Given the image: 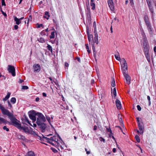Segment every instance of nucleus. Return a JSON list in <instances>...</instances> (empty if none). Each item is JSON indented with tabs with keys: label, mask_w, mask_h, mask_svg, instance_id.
<instances>
[{
	"label": "nucleus",
	"mask_w": 156,
	"mask_h": 156,
	"mask_svg": "<svg viewBox=\"0 0 156 156\" xmlns=\"http://www.w3.org/2000/svg\"><path fill=\"white\" fill-rule=\"evenodd\" d=\"M154 51L155 52V54L156 55V46L154 47Z\"/></svg>",
	"instance_id": "nucleus-57"
},
{
	"label": "nucleus",
	"mask_w": 156,
	"mask_h": 156,
	"mask_svg": "<svg viewBox=\"0 0 156 156\" xmlns=\"http://www.w3.org/2000/svg\"><path fill=\"white\" fill-rule=\"evenodd\" d=\"M100 139H101L100 140L101 141H103L104 142H105V140L104 139L102 138H101Z\"/></svg>",
	"instance_id": "nucleus-60"
},
{
	"label": "nucleus",
	"mask_w": 156,
	"mask_h": 156,
	"mask_svg": "<svg viewBox=\"0 0 156 156\" xmlns=\"http://www.w3.org/2000/svg\"><path fill=\"white\" fill-rule=\"evenodd\" d=\"M121 67L122 69L123 72H126L127 70V65L126 60L124 58L122 59Z\"/></svg>",
	"instance_id": "nucleus-6"
},
{
	"label": "nucleus",
	"mask_w": 156,
	"mask_h": 156,
	"mask_svg": "<svg viewBox=\"0 0 156 156\" xmlns=\"http://www.w3.org/2000/svg\"><path fill=\"white\" fill-rule=\"evenodd\" d=\"M11 102L13 104H15L16 101V99L15 98H12L10 100Z\"/></svg>",
	"instance_id": "nucleus-35"
},
{
	"label": "nucleus",
	"mask_w": 156,
	"mask_h": 156,
	"mask_svg": "<svg viewBox=\"0 0 156 156\" xmlns=\"http://www.w3.org/2000/svg\"><path fill=\"white\" fill-rule=\"evenodd\" d=\"M111 86L112 87H114L115 85V82L113 78H112V81L111 82Z\"/></svg>",
	"instance_id": "nucleus-29"
},
{
	"label": "nucleus",
	"mask_w": 156,
	"mask_h": 156,
	"mask_svg": "<svg viewBox=\"0 0 156 156\" xmlns=\"http://www.w3.org/2000/svg\"><path fill=\"white\" fill-rule=\"evenodd\" d=\"M115 104L117 108L118 109H120L122 108L121 104L120 101L116 99L115 101Z\"/></svg>",
	"instance_id": "nucleus-13"
},
{
	"label": "nucleus",
	"mask_w": 156,
	"mask_h": 156,
	"mask_svg": "<svg viewBox=\"0 0 156 156\" xmlns=\"http://www.w3.org/2000/svg\"><path fill=\"white\" fill-rule=\"evenodd\" d=\"M115 58L118 61H120L121 60V58L119 56V53L117 52V54H115Z\"/></svg>",
	"instance_id": "nucleus-26"
},
{
	"label": "nucleus",
	"mask_w": 156,
	"mask_h": 156,
	"mask_svg": "<svg viewBox=\"0 0 156 156\" xmlns=\"http://www.w3.org/2000/svg\"><path fill=\"white\" fill-rule=\"evenodd\" d=\"M116 150L115 148H114L113 149L112 151L114 153H115L116 152Z\"/></svg>",
	"instance_id": "nucleus-62"
},
{
	"label": "nucleus",
	"mask_w": 156,
	"mask_h": 156,
	"mask_svg": "<svg viewBox=\"0 0 156 156\" xmlns=\"http://www.w3.org/2000/svg\"><path fill=\"white\" fill-rule=\"evenodd\" d=\"M87 20H88L89 22L90 21L91 16L90 12V9L87 8Z\"/></svg>",
	"instance_id": "nucleus-16"
},
{
	"label": "nucleus",
	"mask_w": 156,
	"mask_h": 156,
	"mask_svg": "<svg viewBox=\"0 0 156 156\" xmlns=\"http://www.w3.org/2000/svg\"><path fill=\"white\" fill-rule=\"evenodd\" d=\"M94 42L97 44H98V34L97 32H94Z\"/></svg>",
	"instance_id": "nucleus-17"
},
{
	"label": "nucleus",
	"mask_w": 156,
	"mask_h": 156,
	"mask_svg": "<svg viewBox=\"0 0 156 156\" xmlns=\"http://www.w3.org/2000/svg\"><path fill=\"white\" fill-rule=\"evenodd\" d=\"M112 93L114 95L115 97H116V90L115 87L114 88L112 92Z\"/></svg>",
	"instance_id": "nucleus-33"
},
{
	"label": "nucleus",
	"mask_w": 156,
	"mask_h": 156,
	"mask_svg": "<svg viewBox=\"0 0 156 156\" xmlns=\"http://www.w3.org/2000/svg\"><path fill=\"white\" fill-rule=\"evenodd\" d=\"M144 52L147 60L148 62H150V57L149 53V50L145 51Z\"/></svg>",
	"instance_id": "nucleus-15"
},
{
	"label": "nucleus",
	"mask_w": 156,
	"mask_h": 156,
	"mask_svg": "<svg viewBox=\"0 0 156 156\" xmlns=\"http://www.w3.org/2000/svg\"><path fill=\"white\" fill-rule=\"evenodd\" d=\"M10 94V92H8L6 96L3 99V100L4 101L7 100L9 98Z\"/></svg>",
	"instance_id": "nucleus-28"
},
{
	"label": "nucleus",
	"mask_w": 156,
	"mask_h": 156,
	"mask_svg": "<svg viewBox=\"0 0 156 156\" xmlns=\"http://www.w3.org/2000/svg\"><path fill=\"white\" fill-rule=\"evenodd\" d=\"M36 115L38 117L37 118L36 123L37 124H40L46 121V119L44 116L41 113L37 112Z\"/></svg>",
	"instance_id": "nucleus-2"
},
{
	"label": "nucleus",
	"mask_w": 156,
	"mask_h": 156,
	"mask_svg": "<svg viewBox=\"0 0 156 156\" xmlns=\"http://www.w3.org/2000/svg\"><path fill=\"white\" fill-rule=\"evenodd\" d=\"M8 106L9 108H12V105H11L10 102L9 101H8Z\"/></svg>",
	"instance_id": "nucleus-45"
},
{
	"label": "nucleus",
	"mask_w": 156,
	"mask_h": 156,
	"mask_svg": "<svg viewBox=\"0 0 156 156\" xmlns=\"http://www.w3.org/2000/svg\"><path fill=\"white\" fill-rule=\"evenodd\" d=\"M23 130V131L25 132H28L29 131V129L27 127H22L21 126V128H20Z\"/></svg>",
	"instance_id": "nucleus-24"
},
{
	"label": "nucleus",
	"mask_w": 156,
	"mask_h": 156,
	"mask_svg": "<svg viewBox=\"0 0 156 156\" xmlns=\"http://www.w3.org/2000/svg\"><path fill=\"white\" fill-rule=\"evenodd\" d=\"M144 20L145 23L148 28L149 33L151 34H152L153 33V32L152 31V28L149 22L148 17L147 16L145 15L144 16Z\"/></svg>",
	"instance_id": "nucleus-4"
},
{
	"label": "nucleus",
	"mask_w": 156,
	"mask_h": 156,
	"mask_svg": "<svg viewBox=\"0 0 156 156\" xmlns=\"http://www.w3.org/2000/svg\"><path fill=\"white\" fill-rule=\"evenodd\" d=\"M94 0H91L90 5L92 7V9L94 10L95 9V4L94 2Z\"/></svg>",
	"instance_id": "nucleus-21"
},
{
	"label": "nucleus",
	"mask_w": 156,
	"mask_h": 156,
	"mask_svg": "<svg viewBox=\"0 0 156 156\" xmlns=\"http://www.w3.org/2000/svg\"><path fill=\"white\" fill-rule=\"evenodd\" d=\"M135 138L137 142L139 143L140 142V138L138 135H136Z\"/></svg>",
	"instance_id": "nucleus-36"
},
{
	"label": "nucleus",
	"mask_w": 156,
	"mask_h": 156,
	"mask_svg": "<svg viewBox=\"0 0 156 156\" xmlns=\"http://www.w3.org/2000/svg\"><path fill=\"white\" fill-rule=\"evenodd\" d=\"M143 43V47L144 48V51L149 50L148 45V44L146 38H144Z\"/></svg>",
	"instance_id": "nucleus-9"
},
{
	"label": "nucleus",
	"mask_w": 156,
	"mask_h": 156,
	"mask_svg": "<svg viewBox=\"0 0 156 156\" xmlns=\"http://www.w3.org/2000/svg\"><path fill=\"white\" fill-rule=\"evenodd\" d=\"M39 100H40L39 98L38 97H37V98H36L35 99V101H39Z\"/></svg>",
	"instance_id": "nucleus-58"
},
{
	"label": "nucleus",
	"mask_w": 156,
	"mask_h": 156,
	"mask_svg": "<svg viewBox=\"0 0 156 156\" xmlns=\"http://www.w3.org/2000/svg\"><path fill=\"white\" fill-rule=\"evenodd\" d=\"M36 115H37L36 114H35L33 113L29 114V117L32 120L33 123L36 120Z\"/></svg>",
	"instance_id": "nucleus-12"
},
{
	"label": "nucleus",
	"mask_w": 156,
	"mask_h": 156,
	"mask_svg": "<svg viewBox=\"0 0 156 156\" xmlns=\"http://www.w3.org/2000/svg\"><path fill=\"white\" fill-rule=\"evenodd\" d=\"M50 17V15L49 14V12H45L44 15V17L46 18L47 20H48Z\"/></svg>",
	"instance_id": "nucleus-22"
},
{
	"label": "nucleus",
	"mask_w": 156,
	"mask_h": 156,
	"mask_svg": "<svg viewBox=\"0 0 156 156\" xmlns=\"http://www.w3.org/2000/svg\"><path fill=\"white\" fill-rule=\"evenodd\" d=\"M93 51L94 52V56L95 58L96 59V52L95 51V48L94 47V46H93Z\"/></svg>",
	"instance_id": "nucleus-32"
},
{
	"label": "nucleus",
	"mask_w": 156,
	"mask_h": 156,
	"mask_svg": "<svg viewBox=\"0 0 156 156\" xmlns=\"http://www.w3.org/2000/svg\"><path fill=\"white\" fill-rule=\"evenodd\" d=\"M23 81V80L21 79H20L18 82L20 83H21Z\"/></svg>",
	"instance_id": "nucleus-51"
},
{
	"label": "nucleus",
	"mask_w": 156,
	"mask_h": 156,
	"mask_svg": "<svg viewBox=\"0 0 156 156\" xmlns=\"http://www.w3.org/2000/svg\"><path fill=\"white\" fill-rule=\"evenodd\" d=\"M123 75L126 80V83L128 84H129L130 83L131 78L128 74L125 72H123Z\"/></svg>",
	"instance_id": "nucleus-8"
},
{
	"label": "nucleus",
	"mask_w": 156,
	"mask_h": 156,
	"mask_svg": "<svg viewBox=\"0 0 156 156\" xmlns=\"http://www.w3.org/2000/svg\"><path fill=\"white\" fill-rule=\"evenodd\" d=\"M138 125L139 129L140 131V134H142L144 132V128L143 126L140 124L139 122L138 123Z\"/></svg>",
	"instance_id": "nucleus-14"
},
{
	"label": "nucleus",
	"mask_w": 156,
	"mask_h": 156,
	"mask_svg": "<svg viewBox=\"0 0 156 156\" xmlns=\"http://www.w3.org/2000/svg\"><path fill=\"white\" fill-rule=\"evenodd\" d=\"M91 83H94V80H92L91 81Z\"/></svg>",
	"instance_id": "nucleus-64"
},
{
	"label": "nucleus",
	"mask_w": 156,
	"mask_h": 156,
	"mask_svg": "<svg viewBox=\"0 0 156 156\" xmlns=\"http://www.w3.org/2000/svg\"><path fill=\"white\" fill-rule=\"evenodd\" d=\"M47 48V49L50 51L51 53H52V47L50 45L48 44Z\"/></svg>",
	"instance_id": "nucleus-30"
},
{
	"label": "nucleus",
	"mask_w": 156,
	"mask_h": 156,
	"mask_svg": "<svg viewBox=\"0 0 156 156\" xmlns=\"http://www.w3.org/2000/svg\"><path fill=\"white\" fill-rule=\"evenodd\" d=\"M39 41L41 43H44L45 42V41L43 38L41 37L40 38Z\"/></svg>",
	"instance_id": "nucleus-39"
},
{
	"label": "nucleus",
	"mask_w": 156,
	"mask_h": 156,
	"mask_svg": "<svg viewBox=\"0 0 156 156\" xmlns=\"http://www.w3.org/2000/svg\"><path fill=\"white\" fill-rule=\"evenodd\" d=\"M2 14L5 16H7V14L5 13L4 12H2Z\"/></svg>",
	"instance_id": "nucleus-59"
},
{
	"label": "nucleus",
	"mask_w": 156,
	"mask_h": 156,
	"mask_svg": "<svg viewBox=\"0 0 156 156\" xmlns=\"http://www.w3.org/2000/svg\"><path fill=\"white\" fill-rule=\"evenodd\" d=\"M140 30L141 32V34L143 36V38L144 39L146 38L144 30L142 27H141L140 28Z\"/></svg>",
	"instance_id": "nucleus-18"
},
{
	"label": "nucleus",
	"mask_w": 156,
	"mask_h": 156,
	"mask_svg": "<svg viewBox=\"0 0 156 156\" xmlns=\"http://www.w3.org/2000/svg\"><path fill=\"white\" fill-rule=\"evenodd\" d=\"M8 70L9 73L12 74V75L14 76L16 75L15 73V68L13 66L9 65L8 66Z\"/></svg>",
	"instance_id": "nucleus-7"
},
{
	"label": "nucleus",
	"mask_w": 156,
	"mask_h": 156,
	"mask_svg": "<svg viewBox=\"0 0 156 156\" xmlns=\"http://www.w3.org/2000/svg\"><path fill=\"white\" fill-rule=\"evenodd\" d=\"M69 65V64H68V63L66 62H65V66L66 67H68Z\"/></svg>",
	"instance_id": "nucleus-56"
},
{
	"label": "nucleus",
	"mask_w": 156,
	"mask_h": 156,
	"mask_svg": "<svg viewBox=\"0 0 156 156\" xmlns=\"http://www.w3.org/2000/svg\"><path fill=\"white\" fill-rule=\"evenodd\" d=\"M19 138H20L23 140H24L25 139V137L23 136H18Z\"/></svg>",
	"instance_id": "nucleus-42"
},
{
	"label": "nucleus",
	"mask_w": 156,
	"mask_h": 156,
	"mask_svg": "<svg viewBox=\"0 0 156 156\" xmlns=\"http://www.w3.org/2000/svg\"><path fill=\"white\" fill-rule=\"evenodd\" d=\"M137 109L138 110V111H140L141 110V108L139 105H137Z\"/></svg>",
	"instance_id": "nucleus-44"
},
{
	"label": "nucleus",
	"mask_w": 156,
	"mask_h": 156,
	"mask_svg": "<svg viewBox=\"0 0 156 156\" xmlns=\"http://www.w3.org/2000/svg\"><path fill=\"white\" fill-rule=\"evenodd\" d=\"M2 5H5V4L4 0H2Z\"/></svg>",
	"instance_id": "nucleus-46"
},
{
	"label": "nucleus",
	"mask_w": 156,
	"mask_h": 156,
	"mask_svg": "<svg viewBox=\"0 0 156 156\" xmlns=\"http://www.w3.org/2000/svg\"><path fill=\"white\" fill-rule=\"evenodd\" d=\"M41 141L42 142V143H43L44 144L47 145V144H46L45 143L43 142H45L44 140H42V138H41Z\"/></svg>",
	"instance_id": "nucleus-53"
},
{
	"label": "nucleus",
	"mask_w": 156,
	"mask_h": 156,
	"mask_svg": "<svg viewBox=\"0 0 156 156\" xmlns=\"http://www.w3.org/2000/svg\"><path fill=\"white\" fill-rule=\"evenodd\" d=\"M46 118H47V120L48 121L50 122V117H46Z\"/></svg>",
	"instance_id": "nucleus-49"
},
{
	"label": "nucleus",
	"mask_w": 156,
	"mask_h": 156,
	"mask_svg": "<svg viewBox=\"0 0 156 156\" xmlns=\"http://www.w3.org/2000/svg\"><path fill=\"white\" fill-rule=\"evenodd\" d=\"M28 88V87L26 86H22V89L23 90H27Z\"/></svg>",
	"instance_id": "nucleus-40"
},
{
	"label": "nucleus",
	"mask_w": 156,
	"mask_h": 156,
	"mask_svg": "<svg viewBox=\"0 0 156 156\" xmlns=\"http://www.w3.org/2000/svg\"><path fill=\"white\" fill-rule=\"evenodd\" d=\"M14 20L17 25H18L21 23V21L19 19L17 18L16 16L14 17Z\"/></svg>",
	"instance_id": "nucleus-19"
},
{
	"label": "nucleus",
	"mask_w": 156,
	"mask_h": 156,
	"mask_svg": "<svg viewBox=\"0 0 156 156\" xmlns=\"http://www.w3.org/2000/svg\"><path fill=\"white\" fill-rule=\"evenodd\" d=\"M86 153L87 154H90V151H87Z\"/></svg>",
	"instance_id": "nucleus-63"
},
{
	"label": "nucleus",
	"mask_w": 156,
	"mask_h": 156,
	"mask_svg": "<svg viewBox=\"0 0 156 156\" xmlns=\"http://www.w3.org/2000/svg\"><path fill=\"white\" fill-rule=\"evenodd\" d=\"M9 119H10L13 125L16 126L18 128H21V124L19 123L20 122L13 116V115L10 117Z\"/></svg>",
	"instance_id": "nucleus-3"
},
{
	"label": "nucleus",
	"mask_w": 156,
	"mask_h": 156,
	"mask_svg": "<svg viewBox=\"0 0 156 156\" xmlns=\"http://www.w3.org/2000/svg\"><path fill=\"white\" fill-rule=\"evenodd\" d=\"M37 27L38 28H40L41 27H43V25L42 24H37Z\"/></svg>",
	"instance_id": "nucleus-43"
},
{
	"label": "nucleus",
	"mask_w": 156,
	"mask_h": 156,
	"mask_svg": "<svg viewBox=\"0 0 156 156\" xmlns=\"http://www.w3.org/2000/svg\"><path fill=\"white\" fill-rule=\"evenodd\" d=\"M42 140H44L45 142H47L49 143V138L43 136V137L42 138Z\"/></svg>",
	"instance_id": "nucleus-25"
},
{
	"label": "nucleus",
	"mask_w": 156,
	"mask_h": 156,
	"mask_svg": "<svg viewBox=\"0 0 156 156\" xmlns=\"http://www.w3.org/2000/svg\"><path fill=\"white\" fill-rule=\"evenodd\" d=\"M149 7L151 11V12L152 13V15H153L154 13V9H153V7L151 6H150V5H149Z\"/></svg>",
	"instance_id": "nucleus-37"
},
{
	"label": "nucleus",
	"mask_w": 156,
	"mask_h": 156,
	"mask_svg": "<svg viewBox=\"0 0 156 156\" xmlns=\"http://www.w3.org/2000/svg\"><path fill=\"white\" fill-rule=\"evenodd\" d=\"M108 4L110 9L112 11H114V7L113 0H108Z\"/></svg>",
	"instance_id": "nucleus-11"
},
{
	"label": "nucleus",
	"mask_w": 156,
	"mask_h": 156,
	"mask_svg": "<svg viewBox=\"0 0 156 156\" xmlns=\"http://www.w3.org/2000/svg\"><path fill=\"white\" fill-rule=\"evenodd\" d=\"M14 28L15 30H17L18 28V26L17 25H15L14 26Z\"/></svg>",
	"instance_id": "nucleus-50"
},
{
	"label": "nucleus",
	"mask_w": 156,
	"mask_h": 156,
	"mask_svg": "<svg viewBox=\"0 0 156 156\" xmlns=\"http://www.w3.org/2000/svg\"><path fill=\"white\" fill-rule=\"evenodd\" d=\"M59 137V136L56 134L52 136H51L49 138V144L56 147H58L59 144V143L58 142Z\"/></svg>",
	"instance_id": "nucleus-1"
},
{
	"label": "nucleus",
	"mask_w": 156,
	"mask_h": 156,
	"mask_svg": "<svg viewBox=\"0 0 156 156\" xmlns=\"http://www.w3.org/2000/svg\"><path fill=\"white\" fill-rule=\"evenodd\" d=\"M107 131L109 132H110V134H112V131L110 129H109L108 128H107Z\"/></svg>",
	"instance_id": "nucleus-48"
},
{
	"label": "nucleus",
	"mask_w": 156,
	"mask_h": 156,
	"mask_svg": "<svg viewBox=\"0 0 156 156\" xmlns=\"http://www.w3.org/2000/svg\"><path fill=\"white\" fill-rule=\"evenodd\" d=\"M147 99L149 101H150V98L149 96H147Z\"/></svg>",
	"instance_id": "nucleus-61"
},
{
	"label": "nucleus",
	"mask_w": 156,
	"mask_h": 156,
	"mask_svg": "<svg viewBox=\"0 0 156 156\" xmlns=\"http://www.w3.org/2000/svg\"><path fill=\"white\" fill-rule=\"evenodd\" d=\"M34 71L35 72H39L41 69V66L40 65L38 64H34L33 66Z\"/></svg>",
	"instance_id": "nucleus-10"
},
{
	"label": "nucleus",
	"mask_w": 156,
	"mask_h": 156,
	"mask_svg": "<svg viewBox=\"0 0 156 156\" xmlns=\"http://www.w3.org/2000/svg\"><path fill=\"white\" fill-rule=\"evenodd\" d=\"M52 150L54 153H56L57 152V151L55 149L53 148L52 149Z\"/></svg>",
	"instance_id": "nucleus-52"
},
{
	"label": "nucleus",
	"mask_w": 156,
	"mask_h": 156,
	"mask_svg": "<svg viewBox=\"0 0 156 156\" xmlns=\"http://www.w3.org/2000/svg\"><path fill=\"white\" fill-rule=\"evenodd\" d=\"M25 120L26 122H27L29 123V124L31 125V126H32V125L30 124V122L28 119L27 118H25Z\"/></svg>",
	"instance_id": "nucleus-47"
},
{
	"label": "nucleus",
	"mask_w": 156,
	"mask_h": 156,
	"mask_svg": "<svg viewBox=\"0 0 156 156\" xmlns=\"http://www.w3.org/2000/svg\"><path fill=\"white\" fill-rule=\"evenodd\" d=\"M3 129L4 130H5L7 131H9V129L6 126H4L3 127Z\"/></svg>",
	"instance_id": "nucleus-41"
},
{
	"label": "nucleus",
	"mask_w": 156,
	"mask_h": 156,
	"mask_svg": "<svg viewBox=\"0 0 156 156\" xmlns=\"http://www.w3.org/2000/svg\"><path fill=\"white\" fill-rule=\"evenodd\" d=\"M85 45L86 46V48L87 49V51L88 52V54H90V50H89V47L88 46V44H86Z\"/></svg>",
	"instance_id": "nucleus-38"
},
{
	"label": "nucleus",
	"mask_w": 156,
	"mask_h": 156,
	"mask_svg": "<svg viewBox=\"0 0 156 156\" xmlns=\"http://www.w3.org/2000/svg\"><path fill=\"white\" fill-rule=\"evenodd\" d=\"M8 122H9L3 118L0 117V124H1L2 123L6 124Z\"/></svg>",
	"instance_id": "nucleus-20"
},
{
	"label": "nucleus",
	"mask_w": 156,
	"mask_h": 156,
	"mask_svg": "<svg viewBox=\"0 0 156 156\" xmlns=\"http://www.w3.org/2000/svg\"><path fill=\"white\" fill-rule=\"evenodd\" d=\"M0 108L2 113L8 116L9 118L13 115L8 110L5 109L1 104H0Z\"/></svg>",
	"instance_id": "nucleus-5"
},
{
	"label": "nucleus",
	"mask_w": 156,
	"mask_h": 156,
	"mask_svg": "<svg viewBox=\"0 0 156 156\" xmlns=\"http://www.w3.org/2000/svg\"><path fill=\"white\" fill-rule=\"evenodd\" d=\"M93 27L94 29V32H97L96 23L95 21L93 23Z\"/></svg>",
	"instance_id": "nucleus-34"
},
{
	"label": "nucleus",
	"mask_w": 156,
	"mask_h": 156,
	"mask_svg": "<svg viewBox=\"0 0 156 156\" xmlns=\"http://www.w3.org/2000/svg\"><path fill=\"white\" fill-rule=\"evenodd\" d=\"M42 95L44 97H46L47 96V95L45 93H42Z\"/></svg>",
	"instance_id": "nucleus-55"
},
{
	"label": "nucleus",
	"mask_w": 156,
	"mask_h": 156,
	"mask_svg": "<svg viewBox=\"0 0 156 156\" xmlns=\"http://www.w3.org/2000/svg\"><path fill=\"white\" fill-rule=\"evenodd\" d=\"M55 32L54 31L52 32L51 33V35L49 36L50 39H53L55 38Z\"/></svg>",
	"instance_id": "nucleus-31"
},
{
	"label": "nucleus",
	"mask_w": 156,
	"mask_h": 156,
	"mask_svg": "<svg viewBox=\"0 0 156 156\" xmlns=\"http://www.w3.org/2000/svg\"><path fill=\"white\" fill-rule=\"evenodd\" d=\"M88 35V41L89 42L92 41L93 40V36L92 35L87 34Z\"/></svg>",
	"instance_id": "nucleus-27"
},
{
	"label": "nucleus",
	"mask_w": 156,
	"mask_h": 156,
	"mask_svg": "<svg viewBox=\"0 0 156 156\" xmlns=\"http://www.w3.org/2000/svg\"><path fill=\"white\" fill-rule=\"evenodd\" d=\"M97 127L95 125L94 126V130H96L97 129Z\"/></svg>",
	"instance_id": "nucleus-54"
},
{
	"label": "nucleus",
	"mask_w": 156,
	"mask_h": 156,
	"mask_svg": "<svg viewBox=\"0 0 156 156\" xmlns=\"http://www.w3.org/2000/svg\"><path fill=\"white\" fill-rule=\"evenodd\" d=\"M37 125L40 126L41 128L43 130L45 129L46 126V125L44 123H41V124H37Z\"/></svg>",
	"instance_id": "nucleus-23"
}]
</instances>
